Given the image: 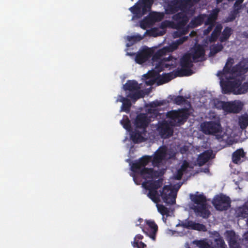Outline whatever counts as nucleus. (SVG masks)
Here are the masks:
<instances>
[{
	"label": "nucleus",
	"instance_id": "nucleus-1",
	"mask_svg": "<svg viewBox=\"0 0 248 248\" xmlns=\"http://www.w3.org/2000/svg\"><path fill=\"white\" fill-rule=\"evenodd\" d=\"M248 71V60L244 59L233 66L225 64L222 71L217 72L220 85L224 93H233L234 94H241L248 90V82L242 84L244 75Z\"/></svg>",
	"mask_w": 248,
	"mask_h": 248
},
{
	"label": "nucleus",
	"instance_id": "nucleus-31",
	"mask_svg": "<svg viewBox=\"0 0 248 248\" xmlns=\"http://www.w3.org/2000/svg\"><path fill=\"white\" fill-rule=\"evenodd\" d=\"M224 48L223 45L219 43L214 44L210 46V51L209 52V56L213 57L218 52L222 51Z\"/></svg>",
	"mask_w": 248,
	"mask_h": 248
},
{
	"label": "nucleus",
	"instance_id": "nucleus-57",
	"mask_svg": "<svg viewBox=\"0 0 248 248\" xmlns=\"http://www.w3.org/2000/svg\"><path fill=\"white\" fill-rule=\"evenodd\" d=\"M141 6V12H140V17L142 16L143 15H145L147 14L148 12H149L151 9H148L146 7H144L143 5L140 4Z\"/></svg>",
	"mask_w": 248,
	"mask_h": 248
},
{
	"label": "nucleus",
	"instance_id": "nucleus-60",
	"mask_svg": "<svg viewBox=\"0 0 248 248\" xmlns=\"http://www.w3.org/2000/svg\"><path fill=\"white\" fill-rule=\"evenodd\" d=\"M244 0H236L234 4V8H239L241 9V4Z\"/></svg>",
	"mask_w": 248,
	"mask_h": 248
},
{
	"label": "nucleus",
	"instance_id": "nucleus-43",
	"mask_svg": "<svg viewBox=\"0 0 248 248\" xmlns=\"http://www.w3.org/2000/svg\"><path fill=\"white\" fill-rule=\"evenodd\" d=\"M152 157L150 156L145 155L144 156L138 160L140 164L143 168H145V166H146L149 162L152 161Z\"/></svg>",
	"mask_w": 248,
	"mask_h": 248
},
{
	"label": "nucleus",
	"instance_id": "nucleus-54",
	"mask_svg": "<svg viewBox=\"0 0 248 248\" xmlns=\"http://www.w3.org/2000/svg\"><path fill=\"white\" fill-rule=\"evenodd\" d=\"M184 174L183 172L178 169L176 172L173 174V178L175 180H180L182 179Z\"/></svg>",
	"mask_w": 248,
	"mask_h": 248
},
{
	"label": "nucleus",
	"instance_id": "nucleus-53",
	"mask_svg": "<svg viewBox=\"0 0 248 248\" xmlns=\"http://www.w3.org/2000/svg\"><path fill=\"white\" fill-rule=\"evenodd\" d=\"M215 242H216L217 248H219V247H222V246H224L225 244L224 240L222 238H218L216 239Z\"/></svg>",
	"mask_w": 248,
	"mask_h": 248
},
{
	"label": "nucleus",
	"instance_id": "nucleus-26",
	"mask_svg": "<svg viewBox=\"0 0 248 248\" xmlns=\"http://www.w3.org/2000/svg\"><path fill=\"white\" fill-rule=\"evenodd\" d=\"M211 153L208 151H205L199 155L197 158L198 164L200 166H202L207 162L210 159Z\"/></svg>",
	"mask_w": 248,
	"mask_h": 248
},
{
	"label": "nucleus",
	"instance_id": "nucleus-16",
	"mask_svg": "<svg viewBox=\"0 0 248 248\" xmlns=\"http://www.w3.org/2000/svg\"><path fill=\"white\" fill-rule=\"evenodd\" d=\"M150 120L145 113H140L137 115L135 121L134 125L137 128L145 129L149 125Z\"/></svg>",
	"mask_w": 248,
	"mask_h": 248
},
{
	"label": "nucleus",
	"instance_id": "nucleus-19",
	"mask_svg": "<svg viewBox=\"0 0 248 248\" xmlns=\"http://www.w3.org/2000/svg\"><path fill=\"white\" fill-rule=\"evenodd\" d=\"M225 234L226 239L229 242V245L230 248H240L238 243L237 242V236L234 231H226Z\"/></svg>",
	"mask_w": 248,
	"mask_h": 248
},
{
	"label": "nucleus",
	"instance_id": "nucleus-64",
	"mask_svg": "<svg viewBox=\"0 0 248 248\" xmlns=\"http://www.w3.org/2000/svg\"><path fill=\"white\" fill-rule=\"evenodd\" d=\"M243 240L248 244V231L244 234Z\"/></svg>",
	"mask_w": 248,
	"mask_h": 248
},
{
	"label": "nucleus",
	"instance_id": "nucleus-30",
	"mask_svg": "<svg viewBox=\"0 0 248 248\" xmlns=\"http://www.w3.org/2000/svg\"><path fill=\"white\" fill-rule=\"evenodd\" d=\"M127 97L132 99L133 102L137 101L138 99L144 97V93L142 90H137L129 93L127 95Z\"/></svg>",
	"mask_w": 248,
	"mask_h": 248
},
{
	"label": "nucleus",
	"instance_id": "nucleus-39",
	"mask_svg": "<svg viewBox=\"0 0 248 248\" xmlns=\"http://www.w3.org/2000/svg\"><path fill=\"white\" fill-rule=\"evenodd\" d=\"M156 207L157 208L158 211L159 212L160 214L162 216H169L170 209L167 207H165L163 204H157Z\"/></svg>",
	"mask_w": 248,
	"mask_h": 248
},
{
	"label": "nucleus",
	"instance_id": "nucleus-14",
	"mask_svg": "<svg viewBox=\"0 0 248 248\" xmlns=\"http://www.w3.org/2000/svg\"><path fill=\"white\" fill-rule=\"evenodd\" d=\"M167 155V150L165 146H161L155 152L152 158V162L154 166L158 167L160 163L166 158Z\"/></svg>",
	"mask_w": 248,
	"mask_h": 248
},
{
	"label": "nucleus",
	"instance_id": "nucleus-63",
	"mask_svg": "<svg viewBox=\"0 0 248 248\" xmlns=\"http://www.w3.org/2000/svg\"><path fill=\"white\" fill-rule=\"evenodd\" d=\"M181 31L180 30H178V31H176L174 32V37H180L183 34H181Z\"/></svg>",
	"mask_w": 248,
	"mask_h": 248
},
{
	"label": "nucleus",
	"instance_id": "nucleus-46",
	"mask_svg": "<svg viewBox=\"0 0 248 248\" xmlns=\"http://www.w3.org/2000/svg\"><path fill=\"white\" fill-rule=\"evenodd\" d=\"M121 124L123 125L124 128L126 130H129L131 128L130 122L128 118L126 116V118H124L121 121Z\"/></svg>",
	"mask_w": 248,
	"mask_h": 248
},
{
	"label": "nucleus",
	"instance_id": "nucleus-41",
	"mask_svg": "<svg viewBox=\"0 0 248 248\" xmlns=\"http://www.w3.org/2000/svg\"><path fill=\"white\" fill-rule=\"evenodd\" d=\"M143 38V36H141L139 34L134 36H128L127 40L130 42V45H132L135 43L140 41Z\"/></svg>",
	"mask_w": 248,
	"mask_h": 248
},
{
	"label": "nucleus",
	"instance_id": "nucleus-45",
	"mask_svg": "<svg viewBox=\"0 0 248 248\" xmlns=\"http://www.w3.org/2000/svg\"><path fill=\"white\" fill-rule=\"evenodd\" d=\"M178 45L175 41L173 42L168 46H165L168 53L172 52L178 48Z\"/></svg>",
	"mask_w": 248,
	"mask_h": 248
},
{
	"label": "nucleus",
	"instance_id": "nucleus-33",
	"mask_svg": "<svg viewBox=\"0 0 248 248\" xmlns=\"http://www.w3.org/2000/svg\"><path fill=\"white\" fill-rule=\"evenodd\" d=\"M222 29V26L219 24L216 26L215 29L211 33L210 41L211 42H215L217 39L219 34L220 33Z\"/></svg>",
	"mask_w": 248,
	"mask_h": 248
},
{
	"label": "nucleus",
	"instance_id": "nucleus-52",
	"mask_svg": "<svg viewBox=\"0 0 248 248\" xmlns=\"http://www.w3.org/2000/svg\"><path fill=\"white\" fill-rule=\"evenodd\" d=\"M132 246L135 248H145L146 245L142 242H139L138 241H134L132 243Z\"/></svg>",
	"mask_w": 248,
	"mask_h": 248
},
{
	"label": "nucleus",
	"instance_id": "nucleus-27",
	"mask_svg": "<svg viewBox=\"0 0 248 248\" xmlns=\"http://www.w3.org/2000/svg\"><path fill=\"white\" fill-rule=\"evenodd\" d=\"M218 12L219 10L218 9L214 10L208 16L205 22V24L206 25H214L215 22L217 18Z\"/></svg>",
	"mask_w": 248,
	"mask_h": 248
},
{
	"label": "nucleus",
	"instance_id": "nucleus-3",
	"mask_svg": "<svg viewBox=\"0 0 248 248\" xmlns=\"http://www.w3.org/2000/svg\"><path fill=\"white\" fill-rule=\"evenodd\" d=\"M196 194L190 195V198L196 205H193L191 209L198 215L204 218H208L210 215V212L206 207L207 200L206 197L203 194Z\"/></svg>",
	"mask_w": 248,
	"mask_h": 248
},
{
	"label": "nucleus",
	"instance_id": "nucleus-58",
	"mask_svg": "<svg viewBox=\"0 0 248 248\" xmlns=\"http://www.w3.org/2000/svg\"><path fill=\"white\" fill-rule=\"evenodd\" d=\"M199 246L202 248H211L210 245L207 242L203 241L199 242Z\"/></svg>",
	"mask_w": 248,
	"mask_h": 248
},
{
	"label": "nucleus",
	"instance_id": "nucleus-49",
	"mask_svg": "<svg viewBox=\"0 0 248 248\" xmlns=\"http://www.w3.org/2000/svg\"><path fill=\"white\" fill-rule=\"evenodd\" d=\"M194 222H195L191 220H187L185 222H183L181 224V226L185 228L193 230Z\"/></svg>",
	"mask_w": 248,
	"mask_h": 248
},
{
	"label": "nucleus",
	"instance_id": "nucleus-2",
	"mask_svg": "<svg viewBox=\"0 0 248 248\" xmlns=\"http://www.w3.org/2000/svg\"><path fill=\"white\" fill-rule=\"evenodd\" d=\"M148 190V197L155 203H158L160 201V197H161L163 202L167 204L173 205L176 202L177 192L169 185L165 186L162 190L160 191V194L155 189Z\"/></svg>",
	"mask_w": 248,
	"mask_h": 248
},
{
	"label": "nucleus",
	"instance_id": "nucleus-22",
	"mask_svg": "<svg viewBox=\"0 0 248 248\" xmlns=\"http://www.w3.org/2000/svg\"><path fill=\"white\" fill-rule=\"evenodd\" d=\"M162 182L163 180L161 179L155 181H147L143 182L142 186L146 189H155L157 190L162 186Z\"/></svg>",
	"mask_w": 248,
	"mask_h": 248
},
{
	"label": "nucleus",
	"instance_id": "nucleus-29",
	"mask_svg": "<svg viewBox=\"0 0 248 248\" xmlns=\"http://www.w3.org/2000/svg\"><path fill=\"white\" fill-rule=\"evenodd\" d=\"M164 104V102L163 101H158V100H155V101H154L152 102H151L150 104V106L151 107V108L149 109V112L150 113H153L154 115H155V117H156L159 112H158V111L154 108L157 107H158V106H162Z\"/></svg>",
	"mask_w": 248,
	"mask_h": 248
},
{
	"label": "nucleus",
	"instance_id": "nucleus-11",
	"mask_svg": "<svg viewBox=\"0 0 248 248\" xmlns=\"http://www.w3.org/2000/svg\"><path fill=\"white\" fill-rule=\"evenodd\" d=\"M187 12L181 11L173 14L172 19L175 22L173 23L174 29H180L186 27L189 20V18L186 14Z\"/></svg>",
	"mask_w": 248,
	"mask_h": 248
},
{
	"label": "nucleus",
	"instance_id": "nucleus-5",
	"mask_svg": "<svg viewBox=\"0 0 248 248\" xmlns=\"http://www.w3.org/2000/svg\"><path fill=\"white\" fill-rule=\"evenodd\" d=\"M166 60L161 61L156 63H153V65L155 66L154 69L149 71L148 72L144 74L143 77L144 79H147L149 78H154L158 79L159 73L165 69L170 70L176 67V63L174 61L171 62V64L164 62Z\"/></svg>",
	"mask_w": 248,
	"mask_h": 248
},
{
	"label": "nucleus",
	"instance_id": "nucleus-24",
	"mask_svg": "<svg viewBox=\"0 0 248 248\" xmlns=\"http://www.w3.org/2000/svg\"><path fill=\"white\" fill-rule=\"evenodd\" d=\"M245 156L246 153L242 148L237 149L232 154V161L234 164H240L242 162L241 159L245 157Z\"/></svg>",
	"mask_w": 248,
	"mask_h": 248
},
{
	"label": "nucleus",
	"instance_id": "nucleus-55",
	"mask_svg": "<svg viewBox=\"0 0 248 248\" xmlns=\"http://www.w3.org/2000/svg\"><path fill=\"white\" fill-rule=\"evenodd\" d=\"M140 137V134L135 133L131 134V139L134 143H136L139 142V139Z\"/></svg>",
	"mask_w": 248,
	"mask_h": 248
},
{
	"label": "nucleus",
	"instance_id": "nucleus-62",
	"mask_svg": "<svg viewBox=\"0 0 248 248\" xmlns=\"http://www.w3.org/2000/svg\"><path fill=\"white\" fill-rule=\"evenodd\" d=\"M182 32L181 34L185 35L187 34L188 32V29L187 27H183V28H181L180 29Z\"/></svg>",
	"mask_w": 248,
	"mask_h": 248
},
{
	"label": "nucleus",
	"instance_id": "nucleus-7",
	"mask_svg": "<svg viewBox=\"0 0 248 248\" xmlns=\"http://www.w3.org/2000/svg\"><path fill=\"white\" fill-rule=\"evenodd\" d=\"M202 132L206 135H216L217 139H221L222 136L218 134L222 132L221 124L216 122H205L201 124Z\"/></svg>",
	"mask_w": 248,
	"mask_h": 248
},
{
	"label": "nucleus",
	"instance_id": "nucleus-25",
	"mask_svg": "<svg viewBox=\"0 0 248 248\" xmlns=\"http://www.w3.org/2000/svg\"><path fill=\"white\" fill-rule=\"evenodd\" d=\"M125 91H128L130 93L138 90L140 89L138 83L135 80H128L124 85Z\"/></svg>",
	"mask_w": 248,
	"mask_h": 248
},
{
	"label": "nucleus",
	"instance_id": "nucleus-51",
	"mask_svg": "<svg viewBox=\"0 0 248 248\" xmlns=\"http://www.w3.org/2000/svg\"><path fill=\"white\" fill-rule=\"evenodd\" d=\"M153 0H142L140 4L147 7L148 9H151V7L153 4Z\"/></svg>",
	"mask_w": 248,
	"mask_h": 248
},
{
	"label": "nucleus",
	"instance_id": "nucleus-42",
	"mask_svg": "<svg viewBox=\"0 0 248 248\" xmlns=\"http://www.w3.org/2000/svg\"><path fill=\"white\" fill-rule=\"evenodd\" d=\"M132 104L130 100L128 99L124 102H123L121 106V111L129 113L130 110V108Z\"/></svg>",
	"mask_w": 248,
	"mask_h": 248
},
{
	"label": "nucleus",
	"instance_id": "nucleus-15",
	"mask_svg": "<svg viewBox=\"0 0 248 248\" xmlns=\"http://www.w3.org/2000/svg\"><path fill=\"white\" fill-rule=\"evenodd\" d=\"M157 130L162 138H169L173 134V129L170 127L169 124L166 121L159 124Z\"/></svg>",
	"mask_w": 248,
	"mask_h": 248
},
{
	"label": "nucleus",
	"instance_id": "nucleus-38",
	"mask_svg": "<svg viewBox=\"0 0 248 248\" xmlns=\"http://www.w3.org/2000/svg\"><path fill=\"white\" fill-rule=\"evenodd\" d=\"M164 16V15L162 13L155 12L150 15V18L151 20L153 21H160Z\"/></svg>",
	"mask_w": 248,
	"mask_h": 248
},
{
	"label": "nucleus",
	"instance_id": "nucleus-17",
	"mask_svg": "<svg viewBox=\"0 0 248 248\" xmlns=\"http://www.w3.org/2000/svg\"><path fill=\"white\" fill-rule=\"evenodd\" d=\"M153 51L149 48L143 49L138 52L135 57V61L137 63L142 64L150 58Z\"/></svg>",
	"mask_w": 248,
	"mask_h": 248
},
{
	"label": "nucleus",
	"instance_id": "nucleus-47",
	"mask_svg": "<svg viewBox=\"0 0 248 248\" xmlns=\"http://www.w3.org/2000/svg\"><path fill=\"white\" fill-rule=\"evenodd\" d=\"M190 167L189 163L186 160L183 161L180 168L179 169L184 173H186L188 171V169Z\"/></svg>",
	"mask_w": 248,
	"mask_h": 248
},
{
	"label": "nucleus",
	"instance_id": "nucleus-40",
	"mask_svg": "<svg viewBox=\"0 0 248 248\" xmlns=\"http://www.w3.org/2000/svg\"><path fill=\"white\" fill-rule=\"evenodd\" d=\"M143 169V167L139 162L137 161L135 162H134L131 166V170L135 173H137L139 174H140V171Z\"/></svg>",
	"mask_w": 248,
	"mask_h": 248
},
{
	"label": "nucleus",
	"instance_id": "nucleus-56",
	"mask_svg": "<svg viewBox=\"0 0 248 248\" xmlns=\"http://www.w3.org/2000/svg\"><path fill=\"white\" fill-rule=\"evenodd\" d=\"M188 36H183L182 37H180L179 39L176 40L175 42L177 44L178 46H179L180 45L183 44L185 42L187 41L188 40Z\"/></svg>",
	"mask_w": 248,
	"mask_h": 248
},
{
	"label": "nucleus",
	"instance_id": "nucleus-20",
	"mask_svg": "<svg viewBox=\"0 0 248 248\" xmlns=\"http://www.w3.org/2000/svg\"><path fill=\"white\" fill-rule=\"evenodd\" d=\"M182 77L180 73H177V70L169 73L163 74L162 76H159L158 77V84H162L168 82L171 79L177 77Z\"/></svg>",
	"mask_w": 248,
	"mask_h": 248
},
{
	"label": "nucleus",
	"instance_id": "nucleus-50",
	"mask_svg": "<svg viewBox=\"0 0 248 248\" xmlns=\"http://www.w3.org/2000/svg\"><path fill=\"white\" fill-rule=\"evenodd\" d=\"M151 19L149 18H145L141 21L140 26L141 28L145 29L150 24Z\"/></svg>",
	"mask_w": 248,
	"mask_h": 248
},
{
	"label": "nucleus",
	"instance_id": "nucleus-12",
	"mask_svg": "<svg viewBox=\"0 0 248 248\" xmlns=\"http://www.w3.org/2000/svg\"><path fill=\"white\" fill-rule=\"evenodd\" d=\"M146 225L140 226L142 231L153 240H155L156 232L158 230V226L153 220H147Z\"/></svg>",
	"mask_w": 248,
	"mask_h": 248
},
{
	"label": "nucleus",
	"instance_id": "nucleus-48",
	"mask_svg": "<svg viewBox=\"0 0 248 248\" xmlns=\"http://www.w3.org/2000/svg\"><path fill=\"white\" fill-rule=\"evenodd\" d=\"M193 230L205 232L206 231V226L202 224L194 222Z\"/></svg>",
	"mask_w": 248,
	"mask_h": 248
},
{
	"label": "nucleus",
	"instance_id": "nucleus-35",
	"mask_svg": "<svg viewBox=\"0 0 248 248\" xmlns=\"http://www.w3.org/2000/svg\"><path fill=\"white\" fill-rule=\"evenodd\" d=\"M239 125L242 129H245L248 126V115L245 114L239 118Z\"/></svg>",
	"mask_w": 248,
	"mask_h": 248
},
{
	"label": "nucleus",
	"instance_id": "nucleus-61",
	"mask_svg": "<svg viewBox=\"0 0 248 248\" xmlns=\"http://www.w3.org/2000/svg\"><path fill=\"white\" fill-rule=\"evenodd\" d=\"M233 63H234L233 59L230 57V58H228L227 62L226 63V64L232 66V65L233 64Z\"/></svg>",
	"mask_w": 248,
	"mask_h": 248
},
{
	"label": "nucleus",
	"instance_id": "nucleus-4",
	"mask_svg": "<svg viewBox=\"0 0 248 248\" xmlns=\"http://www.w3.org/2000/svg\"><path fill=\"white\" fill-rule=\"evenodd\" d=\"M167 117L170 118V123L172 126H180L183 124L189 117L188 110L183 108L178 110H172L168 112Z\"/></svg>",
	"mask_w": 248,
	"mask_h": 248
},
{
	"label": "nucleus",
	"instance_id": "nucleus-44",
	"mask_svg": "<svg viewBox=\"0 0 248 248\" xmlns=\"http://www.w3.org/2000/svg\"><path fill=\"white\" fill-rule=\"evenodd\" d=\"M240 8H234V9L231 12L229 16L227 17V20L228 21H233L237 16V15L239 13Z\"/></svg>",
	"mask_w": 248,
	"mask_h": 248
},
{
	"label": "nucleus",
	"instance_id": "nucleus-13",
	"mask_svg": "<svg viewBox=\"0 0 248 248\" xmlns=\"http://www.w3.org/2000/svg\"><path fill=\"white\" fill-rule=\"evenodd\" d=\"M218 105L219 106H217V108L222 109L227 112L238 113L242 109V107L240 105L233 102L219 101Z\"/></svg>",
	"mask_w": 248,
	"mask_h": 248
},
{
	"label": "nucleus",
	"instance_id": "nucleus-34",
	"mask_svg": "<svg viewBox=\"0 0 248 248\" xmlns=\"http://www.w3.org/2000/svg\"><path fill=\"white\" fill-rule=\"evenodd\" d=\"M200 0H183L186 12H188L195 4L198 3Z\"/></svg>",
	"mask_w": 248,
	"mask_h": 248
},
{
	"label": "nucleus",
	"instance_id": "nucleus-9",
	"mask_svg": "<svg viewBox=\"0 0 248 248\" xmlns=\"http://www.w3.org/2000/svg\"><path fill=\"white\" fill-rule=\"evenodd\" d=\"M168 53L165 46L162 48L157 50L154 54H152V63H156L161 61L166 60L164 62L167 63L171 64V62H175L176 64V59L173 57L172 56H169L167 58H162L164 56H165Z\"/></svg>",
	"mask_w": 248,
	"mask_h": 248
},
{
	"label": "nucleus",
	"instance_id": "nucleus-8",
	"mask_svg": "<svg viewBox=\"0 0 248 248\" xmlns=\"http://www.w3.org/2000/svg\"><path fill=\"white\" fill-rule=\"evenodd\" d=\"M212 203L217 210L221 211H226L231 206L230 198L224 195L217 196Z\"/></svg>",
	"mask_w": 248,
	"mask_h": 248
},
{
	"label": "nucleus",
	"instance_id": "nucleus-59",
	"mask_svg": "<svg viewBox=\"0 0 248 248\" xmlns=\"http://www.w3.org/2000/svg\"><path fill=\"white\" fill-rule=\"evenodd\" d=\"M156 79L154 78H149L147 79H145V83L148 86H152L155 83Z\"/></svg>",
	"mask_w": 248,
	"mask_h": 248
},
{
	"label": "nucleus",
	"instance_id": "nucleus-18",
	"mask_svg": "<svg viewBox=\"0 0 248 248\" xmlns=\"http://www.w3.org/2000/svg\"><path fill=\"white\" fill-rule=\"evenodd\" d=\"M190 54L194 62H199V59L204 56L205 50L202 46L198 44L195 46Z\"/></svg>",
	"mask_w": 248,
	"mask_h": 248
},
{
	"label": "nucleus",
	"instance_id": "nucleus-10",
	"mask_svg": "<svg viewBox=\"0 0 248 248\" xmlns=\"http://www.w3.org/2000/svg\"><path fill=\"white\" fill-rule=\"evenodd\" d=\"M179 11L186 12L183 0H170L168 1L165 10L166 14H174Z\"/></svg>",
	"mask_w": 248,
	"mask_h": 248
},
{
	"label": "nucleus",
	"instance_id": "nucleus-21",
	"mask_svg": "<svg viewBox=\"0 0 248 248\" xmlns=\"http://www.w3.org/2000/svg\"><path fill=\"white\" fill-rule=\"evenodd\" d=\"M140 175L145 179H153L157 177L158 173L152 168H143L140 171Z\"/></svg>",
	"mask_w": 248,
	"mask_h": 248
},
{
	"label": "nucleus",
	"instance_id": "nucleus-6",
	"mask_svg": "<svg viewBox=\"0 0 248 248\" xmlns=\"http://www.w3.org/2000/svg\"><path fill=\"white\" fill-rule=\"evenodd\" d=\"M192 57L190 53L185 54L180 59V65L181 68L177 70V73H179L180 76H189L193 74L191 68L193 67V62L191 60Z\"/></svg>",
	"mask_w": 248,
	"mask_h": 248
},
{
	"label": "nucleus",
	"instance_id": "nucleus-28",
	"mask_svg": "<svg viewBox=\"0 0 248 248\" xmlns=\"http://www.w3.org/2000/svg\"><path fill=\"white\" fill-rule=\"evenodd\" d=\"M233 30L229 27H226L222 32L221 35L219 38L220 42L223 43L227 41L232 33Z\"/></svg>",
	"mask_w": 248,
	"mask_h": 248
},
{
	"label": "nucleus",
	"instance_id": "nucleus-37",
	"mask_svg": "<svg viewBox=\"0 0 248 248\" xmlns=\"http://www.w3.org/2000/svg\"><path fill=\"white\" fill-rule=\"evenodd\" d=\"M169 98L172 100L174 104H176L178 105H180L185 103L186 100V98L184 96L181 95L176 96L170 95Z\"/></svg>",
	"mask_w": 248,
	"mask_h": 248
},
{
	"label": "nucleus",
	"instance_id": "nucleus-32",
	"mask_svg": "<svg viewBox=\"0 0 248 248\" xmlns=\"http://www.w3.org/2000/svg\"><path fill=\"white\" fill-rule=\"evenodd\" d=\"M236 213L239 217H247L248 216V204H245L242 207H239Z\"/></svg>",
	"mask_w": 248,
	"mask_h": 248
},
{
	"label": "nucleus",
	"instance_id": "nucleus-23",
	"mask_svg": "<svg viewBox=\"0 0 248 248\" xmlns=\"http://www.w3.org/2000/svg\"><path fill=\"white\" fill-rule=\"evenodd\" d=\"M206 16H207L205 14H201L194 17L191 19L188 26L191 28H195L202 25Z\"/></svg>",
	"mask_w": 248,
	"mask_h": 248
},
{
	"label": "nucleus",
	"instance_id": "nucleus-36",
	"mask_svg": "<svg viewBox=\"0 0 248 248\" xmlns=\"http://www.w3.org/2000/svg\"><path fill=\"white\" fill-rule=\"evenodd\" d=\"M131 12L138 17H140L141 6L140 4L136 3L129 8Z\"/></svg>",
	"mask_w": 248,
	"mask_h": 248
}]
</instances>
